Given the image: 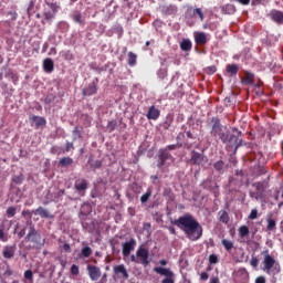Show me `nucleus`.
<instances>
[{"instance_id":"6ab92c4d","label":"nucleus","mask_w":283,"mask_h":283,"mask_svg":"<svg viewBox=\"0 0 283 283\" xmlns=\"http://www.w3.org/2000/svg\"><path fill=\"white\" fill-rule=\"evenodd\" d=\"M205 157L199 154V153H193L192 154V157H191V161L195 164V165H205Z\"/></svg>"},{"instance_id":"6e6552de","label":"nucleus","mask_w":283,"mask_h":283,"mask_svg":"<svg viewBox=\"0 0 283 283\" xmlns=\"http://www.w3.org/2000/svg\"><path fill=\"white\" fill-rule=\"evenodd\" d=\"M136 249V241L134 239H130L129 241H126L122 244V253L124 258H129L132 251Z\"/></svg>"},{"instance_id":"f8f14e48","label":"nucleus","mask_w":283,"mask_h":283,"mask_svg":"<svg viewBox=\"0 0 283 283\" xmlns=\"http://www.w3.org/2000/svg\"><path fill=\"white\" fill-rule=\"evenodd\" d=\"M270 18L272 19V21H274V23H277L279 25L283 24V12L282 11H277V10L271 11Z\"/></svg>"},{"instance_id":"423d86ee","label":"nucleus","mask_w":283,"mask_h":283,"mask_svg":"<svg viewBox=\"0 0 283 283\" xmlns=\"http://www.w3.org/2000/svg\"><path fill=\"white\" fill-rule=\"evenodd\" d=\"M114 277H123V280H129V272H127V268L125 264H118L113 268Z\"/></svg>"},{"instance_id":"338daca9","label":"nucleus","mask_w":283,"mask_h":283,"mask_svg":"<svg viewBox=\"0 0 283 283\" xmlns=\"http://www.w3.org/2000/svg\"><path fill=\"white\" fill-rule=\"evenodd\" d=\"M186 134H187L188 138H193V135H191V132H187Z\"/></svg>"},{"instance_id":"a18cd8bd","label":"nucleus","mask_w":283,"mask_h":283,"mask_svg":"<svg viewBox=\"0 0 283 283\" xmlns=\"http://www.w3.org/2000/svg\"><path fill=\"white\" fill-rule=\"evenodd\" d=\"M108 129H109V132H114L115 129H116V124H115V122H111V123H108Z\"/></svg>"},{"instance_id":"8fccbe9b","label":"nucleus","mask_w":283,"mask_h":283,"mask_svg":"<svg viewBox=\"0 0 283 283\" xmlns=\"http://www.w3.org/2000/svg\"><path fill=\"white\" fill-rule=\"evenodd\" d=\"M200 279L203 280V281H207V280H209V274L207 272H202L200 274Z\"/></svg>"},{"instance_id":"7ed1b4c3","label":"nucleus","mask_w":283,"mask_h":283,"mask_svg":"<svg viewBox=\"0 0 283 283\" xmlns=\"http://www.w3.org/2000/svg\"><path fill=\"white\" fill-rule=\"evenodd\" d=\"M153 271L157 273V275H161L165 277L161 283H176V274L171 269L169 268H163V266H157L154 268Z\"/></svg>"},{"instance_id":"680f3d73","label":"nucleus","mask_w":283,"mask_h":283,"mask_svg":"<svg viewBox=\"0 0 283 283\" xmlns=\"http://www.w3.org/2000/svg\"><path fill=\"white\" fill-rule=\"evenodd\" d=\"M144 229L146 230L151 229V223H144Z\"/></svg>"},{"instance_id":"49530a36","label":"nucleus","mask_w":283,"mask_h":283,"mask_svg":"<svg viewBox=\"0 0 283 283\" xmlns=\"http://www.w3.org/2000/svg\"><path fill=\"white\" fill-rule=\"evenodd\" d=\"M63 249H64V251H65L66 253H72V248L70 247V243H65V244L63 245Z\"/></svg>"},{"instance_id":"3c124183","label":"nucleus","mask_w":283,"mask_h":283,"mask_svg":"<svg viewBox=\"0 0 283 283\" xmlns=\"http://www.w3.org/2000/svg\"><path fill=\"white\" fill-rule=\"evenodd\" d=\"M254 187H256V189H258L259 191H263V190H264V186H263L261 182L254 184Z\"/></svg>"},{"instance_id":"9d476101","label":"nucleus","mask_w":283,"mask_h":283,"mask_svg":"<svg viewBox=\"0 0 283 283\" xmlns=\"http://www.w3.org/2000/svg\"><path fill=\"white\" fill-rule=\"evenodd\" d=\"M87 272L92 282H96L101 277V268L96 265H87Z\"/></svg>"},{"instance_id":"6e6d98bb","label":"nucleus","mask_w":283,"mask_h":283,"mask_svg":"<svg viewBox=\"0 0 283 283\" xmlns=\"http://www.w3.org/2000/svg\"><path fill=\"white\" fill-rule=\"evenodd\" d=\"M226 10H230V12H235V7H233L232 4H228L226 6Z\"/></svg>"},{"instance_id":"ea45409f","label":"nucleus","mask_w":283,"mask_h":283,"mask_svg":"<svg viewBox=\"0 0 283 283\" xmlns=\"http://www.w3.org/2000/svg\"><path fill=\"white\" fill-rule=\"evenodd\" d=\"M251 266H253V269H256L258 264H260V260H258V258L253 256L252 260L250 261Z\"/></svg>"},{"instance_id":"bb28decb","label":"nucleus","mask_w":283,"mask_h":283,"mask_svg":"<svg viewBox=\"0 0 283 283\" xmlns=\"http://www.w3.org/2000/svg\"><path fill=\"white\" fill-rule=\"evenodd\" d=\"M137 56L135 53L129 52L128 53V65H130V67H134V65H136V61H137Z\"/></svg>"},{"instance_id":"0e129e2a","label":"nucleus","mask_w":283,"mask_h":283,"mask_svg":"<svg viewBox=\"0 0 283 283\" xmlns=\"http://www.w3.org/2000/svg\"><path fill=\"white\" fill-rule=\"evenodd\" d=\"M13 180H14V182H21L22 179H21V177H17Z\"/></svg>"},{"instance_id":"dca6fc26","label":"nucleus","mask_w":283,"mask_h":283,"mask_svg":"<svg viewBox=\"0 0 283 283\" xmlns=\"http://www.w3.org/2000/svg\"><path fill=\"white\" fill-rule=\"evenodd\" d=\"M96 92H97L96 84L91 83V84H88V86L86 88L83 90V95L92 96V95L96 94Z\"/></svg>"},{"instance_id":"a878e982","label":"nucleus","mask_w":283,"mask_h":283,"mask_svg":"<svg viewBox=\"0 0 283 283\" xmlns=\"http://www.w3.org/2000/svg\"><path fill=\"white\" fill-rule=\"evenodd\" d=\"M72 163H74V160L70 157H63L60 159L61 167H70V165H72Z\"/></svg>"},{"instance_id":"2eb2a0df","label":"nucleus","mask_w":283,"mask_h":283,"mask_svg":"<svg viewBox=\"0 0 283 283\" xmlns=\"http://www.w3.org/2000/svg\"><path fill=\"white\" fill-rule=\"evenodd\" d=\"M195 41L198 45H205L207 43V34L205 32H196Z\"/></svg>"},{"instance_id":"7c9ffc66","label":"nucleus","mask_w":283,"mask_h":283,"mask_svg":"<svg viewBox=\"0 0 283 283\" xmlns=\"http://www.w3.org/2000/svg\"><path fill=\"white\" fill-rule=\"evenodd\" d=\"M239 234H240V238H247V235H249V227L241 226L239 228Z\"/></svg>"},{"instance_id":"69168bd1","label":"nucleus","mask_w":283,"mask_h":283,"mask_svg":"<svg viewBox=\"0 0 283 283\" xmlns=\"http://www.w3.org/2000/svg\"><path fill=\"white\" fill-rule=\"evenodd\" d=\"M46 50H48V43H45V44L43 45L42 52H46Z\"/></svg>"},{"instance_id":"f03ea898","label":"nucleus","mask_w":283,"mask_h":283,"mask_svg":"<svg viewBox=\"0 0 283 283\" xmlns=\"http://www.w3.org/2000/svg\"><path fill=\"white\" fill-rule=\"evenodd\" d=\"M263 271L268 273V275H279L282 268L280 266V262L273 258V255L266 253L263 258Z\"/></svg>"},{"instance_id":"c9c22d12","label":"nucleus","mask_w":283,"mask_h":283,"mask_svg":"<svg viewBox=\"0 0 283 283\" xmlns=\"http://www.w3.org/2000/svg\"><path fill=\"white\" fill-rule=\"evenodd\" d=\"M249 220H258V209H252L249 214Z\"/></svg>"},{"instance_id":"37998d69","label":"nucleus","mask_w":283,"mask_h":283,"mask_svg":"<svg viewBox=\"0 0 283 283\" xmlns=\"http://www.w3.org/2000/svg\"><path fill=\"white\" fill-rule=\"evenodd\" d=\"M77 138H81V132H78V128L75 127L73 130V139L76 140Z\"/></svg>"},{"instance_id":"e2e57ef3","label":"nucleus","mask_w":283,"mask_h":283,"mask_svg":"<svg viewBox=\"0 0 283 283\" xmlns=\"http://www.w3.org/2000/svg\"><path fill=\"white\" fill-rule=\"evenodd\" d=\"M167 149H176V145H169L167 146Z\"/></svg>"},{"instance_id":"864d4df0","label":"nucleus","mask_w":283,"mask_h":283,"mask_svg":"<svg viewBox=\"0 0 283 283\" xmlns=\"http://www.w3.org/2000/svg\"><path fill=\"white\" fill-rule=\"evenodd\" d=\"M70 149H74V144L67 142V143H66L65 151H70Z\"/></svg>"},{"instance_id":"72a5a7b5","label":"nucleus","mask_w":283,"mask_h":283,"mask_svg":"<svg viewBox=\"0 0 283 283\" xmlns=\"http://www.w3.org/2000/svg\"><path fill=\"white\" fill-rule=\"evenodd\" d=\"M7 216H8L9 218H14V216H17V208H14V207H9V208L7 209Z\"/></svg>"},{"instance_id":"4468645a","label":"nucleus","mask_w":283,"mask_h":283,"mask_svg":"<svg viewBox=\"0 0 283 283\" xmlns=\"http://www.w3.org/2000/svg\"><path fill=\"white\" fill-rule=\"evenodd\" d=\"M32 125H34L36 127V129H39V127H43L45 125V118L43 117H39L36 115L31 116L30 118Z\"/></svg>"},{"instance_id":"79ce46f5","label":"nucleus","mask_w":283,"mask_h":283,"mask_svg":"<svg viewBox=\"0 0 283 283\" xmlns=\"http://www.w3.org/2000/svg\"><path fill=\"white\" fill-rule=\"evenodd\" d=\"M50 9L52 10L51 12H53L54 14L59 12V6L56 3H51Z\"/></svg>"},{"instance_id":"13d9d810","label":"nucleus","mask_w":283,"mask_h":283,"mask_svg":"<svg viewBox=\"0 0 283 283\" xmlns=\"http://www.w3.org/2000/svg\"><path fill=\"white\" fill-rule=\"evenodd\" d=\"M23 235H25V229H22L19 233H18V238H23Z\"/></svg>"},{"instance_id":"a211bd4d","label":"nucleus","mask_w":283,"mask_h":283,"mask_svg":"<svg viewBox=\"0 0 283 283\" xmlns=\"http://www.w3.org/2000/svg\"><path fill=\"white\" fill-rule=\"evenodd\" d=\"M266 231H276L277 229V221L275 219H272L271 217H266Z\"/></svg>"},{"instance_id":"603ef678","label":"nucleus","mask_w":283,"mask_h":283,"mask_svg":"<svg viewBox=\"0 0 283 283\" xmlns=\"http://www.w3.org/2000/svg\"><path fill=\"white\" fill-rule=\"evenodd\" d=\"M255 283H266V279H264V276H259L256 277Z\"/></svg>"},{"instance_id":"9b49d317","label":"nucleus","mask_w":283,"mask_h":283,"mask_svg":"<svg viewBox=\"0 0 283 283\" xmlns=\"http://www.w3.org/2000/svg\"><path fill=\"white\" fill-rule=\"evenodd\" d=\"M160 117V111L156 106H150L147 113L148 120H158Z\"/></svg>"},{"instance_id":"f257e3e1","label":"nucleus","mask_w":283,"mask_h":283,"mask_svg":"<svg viewBox=\"0 0 283 283\" xmlns=\"http://www.w3.org/2000/svg\"><path fill=\"white\" fill-rule=\"evenodd\" d=\"M175 224L186 233L189 240L196 241L202 238V226L191 214L179 217Z\"/></svg>"},{"instance_id":"bf43d9fd","label":"nucleus","mask_w":283,"mask_h":283,"mask_svg":"<svg viewBox=\"0 0 283 283\" xmlns=\"http://www.w3.org/2000/svg\"><path fill=\"white\" fill-rule=\"evenodd\" d=\"M130 260H132V262H136V263L140 262L134 254L130 256Z\"/></svg>"},{"instance_id":"ddd939ff","label":"nucleus","mask_w":283,"mask_h":283,"mask_svg":"<svg viewBox=\"0 0 283 283\" xmlns=\"http://www.w3.org/2000/svg\"><path fill=\"white\" fill-rule=\"evenodd\" d=\"M75 189L81 196H85V190L87 189V181H85V179L76 180Z\"/></svg>"},{"instance_id":"c03bdc74","label":"nucleus","mask_w":283,"mask_h":283,"mask_svg":"<svg viewBox=\"0 0 283 283\" xmlns=\"http://www.w3.org/2000/svg\"><path fill=\"white\" fill-rule=\"evenodd\" d=\"M71 273H72V275H78V268L76 264H73L71 266Z\"/></svg>"},{"instance_id":"f3484780","label":"nucleus","mask_w":283,"mask_h":283,"mask_svg":"<svg viewBox=\"0 0 283 283\" xmlns=\"http://www.w3.org/2000/svg\"><path fill=\"white\" fill-rule=\"evenodd\" d=\"M43 67H44V71L48 72L49 74L54 72V62L52 61V59H45L43 61Z\"/></svg>"},{"instance_id":"b1692460","label":"nucleus","mask_w":283,"mask_h":283,"mask_svg":"<svg viewBox=\"0 0 283 283\" xmlns=\"http://www.w3.org/2000/svg\"><path fill=\"white\" fill-rule=\"evenodd\" d=\"M219 220L220 222L227 224L229 222V213H227L224 210L219 211Z\"/></svg>"},{"instance_id":"0eeeda50","label":"nucleus","mask_w":283,"mask_h":283,"mask_svg":"<svg viewBox=\"0 0 283 283\" xmlns=\"http://www.w3.org/2000/svg\"><path fill=\"white\" fill-rule=\"evenodd\" d=\"M221 140L222 143H226L230 147H234V149L240 147V142L238 140V136L235 135H229V134L222 135Z\"/></svg>"},{"instance_id":"e433bc0d","label":"nucleus","mask_w":283,"mask_h":283,"mask_svg":"<svg viewBox=\"0 0 283 283\" xmlns=\"http://www.w3.org/2000/svg\"><path fill=\"white\" fill-rule=\"evenodd\" d=\"M0 242H8V233L3 232V229H0Z\"/></svg>"},{"instance_id":"58836bf2","label":"nucleus","mask_w":283,"mask_h":283,"mask_svg":"<svg viewBox=\"0 0 283 283\" xmlns=\"http://www.w3.org/2000/svg\"><path fill=\"white\" fill-rule=\"evenodd\" d=\"M209 262H210V264H218V255L210 254Z\"/></svg>"},{"instance_id":"473e14b6","label":"nucleus","mask_w":283,"mask_h":283,"mask_svg":"<svg viewBox=\"0 0 283 283\" xmlns=\"http://www.w3.org/2000/svg\"><path fill=\"white\" fill-rule=\"evenodd\" d=\"M149 198H151V190H147V192H145L142 198H140V202L143 205H145V202H147V200H149Z\"/></svg>"},{"instance_id":"774afa93","label":"nucleus","mask_w":283,"mask_h":283,"mask_svg":"<svg viewBox=\"0 0 283 283\" xmlns=\"http://www.w3.org/2000/svg\"><path fill=\"white\" fill-rule=\"evenodd\" d=\"M210 283H218V279H211Z\"/></svg>"},{"instance_id":"5fc2aeb1","label":"nucleus","mask_w":283,"mask_h":283,"mask_svg":"<svg viewBox=\"0 0 283 283\" xmlns=\"http://www.w3.org/2000/svg\"><path fill=\"white\" fill-rule=\"evenodd\" d=\"M238 3H241V6H249V3H251V0H239Z\"/></svg>"},{"instance_id":"09e8293b","label":"nucleus","mask_w":283,"mask_h":283,"mask_svg":"<svg viewBox=\"0 0 283 283\" xmlns=\"http://www.w3.org/2000/svg\"><path fill=\"white\" fill-rule=\"evenodd\" d=\"M74 21H75V23H83V20H82V18H81V14L74 15Z\"/></svg>"},{"instance_id":"5701e85b","label":"nucleus","mask_w":283,"mask_h":283,"mask_svg":"<svg viewBox=\"0 0 283 283\" xmlns=\"http://www.w3.org/2000/svg\"><path fill=\"white\" fill-rule=\"evenodd\" d=\"M211 134H212V136H219V138H221V136H224V134H221V133H220V124H219V123H216V124L212 126Z\"/></svg>"},{"instance_id":"c85d7f7f","label":"nucleus","mask_w":283,"mask_h":283,"mask_svg":"<svg viewBox=\"0 0 283 283\" xmlns=\"http://www.w3.org/2000/svg\"><path fill=\"white\" fill-rule=\"evenodd\" d=\"M193 17H199L200 21H205V13L202 12V9L197 8L192 10Z\"/></svg>"},{"instance_id":"4d7b16f0","label":"nucleus","mask_w":283,"mask_h":283,"mask_svg":"<svg viewBox=\"0 0 283 283\" xmlns=\"http://www.w3.org/2000/svg\"><path fill=\"white\" fill-rule=\"evenodd\" d=\"M208 73L209 74H216V66H209L208 67Z\"/></svg>"},{"instance_id":"aec40b11","label":"nucleus","mask_w":283,"mask_h":283,"mask_svg":"<svg viewBox=\"0 0 283 283\" xmlns=\"http://www.w3.org/2000/svg\"><path fill=\"white\" fill-rule=\"evenodd\" d=\"M3 258H7V260H10V258H14V247L7 245L4 247L2 251Z\"/></svg>"},{"instance_id":"f704fd0d","label":"nucleus","mask_w":283,"mask_h":283,"mask_svg":"<svg viewBox=\"0 0 283 283\" xmlns=\"http://www.w3.org/2000/svg\"><path fill=\"white\" fill-rule=\"evenodd\" d=\"M45 20L46 21H52V19H54V17H56V13L52 12V11H48L44 13Z\"/></svg>"},{"instance_id":"412c9836","label":"nucleus","mask_w":283,"mask_h":283,"mask_svg":"<svg viewBox=\"0 0 283 283\" xmlns=\"http://www.w3.org/2000/svg\"><path fill=\"white\" fill-rule=\"evenodd\" d=\"M35 213L41 217V218H54L50 211H48L46 209H44L43 207H40L35 210Z\"/></svg>"},{"instance_id":"052dcab7","label":"nucleus","mask_w":283,"mask_h":283,"mask_svg":"<svg viewBox=\"0 0 283 283\" xmlns=\"http://www.w3.org/2000/svg\"><path fill=\"white\" fill-rule=\"evenodd\" d=\"M159 264H160L161 266H167V260H160V261H159Z\"/></svg>"},{"instance_id":"4be33fe9","label":"nucleus","mask_w":283,"mask_h":283,"mask_svg":"<svg viewBox=\"0 0 283 283\" xmlns=\"http://www.w3.org/2000/svg\"><path fill=\"white\" fill-rule=\"evenodd\" d=\"M222 247H224L226 251H231L233 249V241L223 239L221 240Z\"/></svg>"},{"instance_id":"393cba45","label":"nucleus","mask_w":283,"mask_h":283,"mask_svg":"<svg viewBox=\"0 0 283 283\" xmlns=\"http://www.w3.org/2000/svg\"><path fill=\"white\" fill-rule=\"evenodd\" d=\"M180 48L184 52H189V50H191V42L189 40H182Z\"/></svg>"},{"instance_id":"a19ab883","label":"nucleus","mask_w":283,"mask_h":283,"mask_svg":"<svg viewBox=\"0 0 283 283\" xmlns=\"http://www.w3.org/2000/svg\"><path fill=\"white\" fill-rule=\"evenodd\" d=\"M222 167H224V163L222 161H217L214 164V169H217V171H222Z\"/></svg>"},{"instance_id":"2f4dec72","label":"nucleus","mask_w":283,"mask_h":283,"mask_svg":"<svg viewBox=\"0 0 283 283\" xmlns=\"http://www.w3.org/2000/svg\"><path fill=\"white\" fill-rule=\"evenodd\" d=\"M227 72L229 74H238V66L235 64H230L227 66Z\"/></svg>"},{"instance_id":"1a4fd4ad","label":"nucleus","mask_w":283,"mask_h":283,"mask_svg":"<svg viewBox=\"0 0 283 283\" xmlns=\"http://www.w3.org/2000/svg\"><path fill=\"white\" fill-rule=\"evenodd\" d=\"M137 258H140V263L144 264V266H147L149 264V251L145 248H138Z\"/></svg>"},{"instance_id":"20e7f679","label":"nucleus","mask_w":283,"mask_h":283,"mask_svg":"<svg viewBox=\"0 0 283 283\" xmlns=\"http://www.w3.org/2000/svg\"><path fill=\"white\" fill-rule=\"evenodd\" d=\"M169 165H174V157L167 153V149L160 150L158 167L161 169V167H167Z\"/></svg>"},{"instance_id":"de8ad7c7","label":"nucleus","mask_w":283,"mask_h":283,"mask_svg":"<svg viewBox=\"0 0 283 283\" xmlns=\"http://www.w3.org/2000/svg\"><path fill=\"white\" fill-rule=\"evenodd\" d=\"M8 14L9 17H11L12 21H17V17H18L17 12L10 11Z\"/></svg>"},{"instance_id":"c756f323","label":"nucleus","mask_w":283,"mask_h":283,"mask_svg":"<svg viewBox=\"0 0 283 283\" xmlns=\"http://www.w3.org/2000/svg\"><path fill=\"white\" fill-rule=\"evenodd\" d=\"M92 255V248L84 247L81 251V258H90Z\"/></svg>"},{"instance_id":"39448f33","label":"nucleus","mask_w":283,"mask_h":283,"mask_svg":"<svg viewBox=\"0 0 283 283\" xmlns=\"http://www.w3.org/2000/svg\"><path fill=\"white\" fill-rule=\"evenodd\" d=\"M25 240L29 242H33L36 247H43V242H41V234L34 229V227H30L29 233L25 237Z\"/></svg>"},{"instance_id":"cd10ccee","label":"nucleus","mask_w":283,"mask_h":283,"mask_svg":"<svg viewBox=\"0 0 283 283\" xmlns=\"http://www.w3.org/2000/svg\"><path fill=\"white\" fill-rule=\"evenodd\" d=\"M243 85H251L253 83V74L247 73L242 80Z\"/></svg>"},{"instance_id":"4c0bfd02","label":"nucleus","mask_w":283,"mask_h":283,"mask_svg":"<svg viewBox=\"0 0 283 283\" xmlns=\"http://www.w3.org/2000/svg\"><path fill=\"white\" fill-rule=\"evenodd\" d=\"M24 277H25V280H30V282H32V280H33V277H34V274L32 273L31 270H27V271L24 272Z\"/></svg>"}]
</instances>
